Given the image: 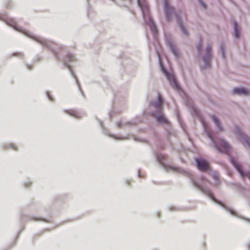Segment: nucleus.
<instances>
[{
    "instance_id": "4c0bfd02",
    "label": "nucleus",
    "mask_w": 250,
    "mask_h": 250,
    "mask_svg": "<svg viewBox=\"0 0 250 250\" xmlns=\"http://www.w3.org/2000/svg\"><path fill=\"white\" fill-rule=\"evenodd\" d=\"M156 250V249H155V250Z\"/></svg>"
},
{
    "instance_id": "473e14b6",
    "label": "nucleus",
    "mask_w": 250,
    "mask_h": 250,
    "mask_svg": "<svg viewBox=\"0 0 250 250\" xmlns=\"http://www.w3.org/2000/svg\"><path fill=\"white\" fill-rule=\"evenodd\" d=\"M180 158H181V161L183 162H184V160L183 159L182 157H180Z\"/></svg>"
},
{
    "instance_id": "ddd939ff",
    "label": "nucleus",
    "mask_w": 250,
    "mask_h": 250,
    "mask_svg": "<svg viewBox=\"0 0 250 250\" xmlns=\"http://www.w3.org/2000/svg\"><path fill=\"white\" fill-rule=\"evenodd\" d=\"M210 174L212 176V178L217 183L220 182V178H219V174L217 172H215V171H213V170H211L210 171Z\"/></svg>"
},
{
    "instance_id": "a878e982",
    "label": "nucleus",
    "mask_w": 250,
    "mask_h": 250,
    "mask_svg": "<svg viewBox=\"0 0 250 250\" xmlns=\"http://www.w3.org/2000/svg\"><path fill=\"white\" fill-rule=\"evenodd\" d=\"M45 211H46V215H47V216H49V215H50V214H51V212H50V210H46V209H45Z\"/></svg>"
},
{
    "instance_id": "dca6fc26",
    "label": "nucleus",
    "mask_w": 250,
    "mask_h": 250,
    "mask_svg": "<svg viewBox=\"0 0 250 250\" xmlns=\"http://www.w3.org/2000/svg\"><path fill=\"white\" fill-rule=\"evenodd\" d=\"M157 120L160 123H167V121L163 115L156 116Z\"/></svg>"
},
{
    "instance_id": "a211bd4d",
    "label": "nucleus",
    "mask_w": 250,
    "mask_h": 250,
    "mask_svg": "<svg viewBox=\"0 0 250 250\" xmlns=\"http://www.w3.org/2000/svg\"><path fill=\"white\" fill-rule=\"evenodd\" d=\"M143 13H144V18L146 20V14H147V16L150 20V21L151 22L152 21L151 19L149 18V11H148L147 7L146 6L145 7V9H143Z\"/></svg>"
},
{
    "instance_id": "7c9ffc66",
    "label": "nucleus",
    "mask_w": 250,
    "mask_h": 250,
    "mask_svg": "<svg viewBox=\"0 0 250 250\" xmlns=\"http://www.w3.org/2000/svg\"><path fill=\"white\" fill-rule=\"evenodd\" d=\"M157 216H158V217H160V212H157Z\"/></svg>"
},
{
    "instance_id": "4468645a",
    "label": "nucleus",
    "mask_w": 250,
    "mask_h": 250,
    "mask_svg": "<svg viewBox=\"0 0 250 250\" xmlns=\"http://www.w3.org/2000/svg\"><path fill=\"white\" fill-rule=\"evenodd\" d=\"M233 24L234 27V36L236 38H238L240 36V31L238 28L237 23L236 21H234Z\"/></svg>"
},
{
    "instance_id": "1a4fd4ad",
    "label": "nucleus",
    "mask_w": 250,
    "mask_h": 250,
    "mask_svg": "<svg viewBox=\"0 0 250 250\" xmlns=\"http://www.w3.org/2000/svg\"><path fill=\"white\" fill-rule=\"evenodd\" d=\"M233 92L234 94H239V95H248L249 92L248 90L244 88H234L233 90Z\"/></svg>"
},
{
    "instance_id": "aec40b11",
    "label": "nucleus",
    "mask_w": 250,
    "mask_h": 250,
    "mask_svg": "<svg viewBox=\"0 0 250 250\" xmlns=\"http://www.w3.org/2000/svg\"><path fill=\"white\" fill-rule=\"evenodd\" d=\"M168 210L170 211H173L174 210H179L180 208L179 207H177L173 206H169L167 207Z\"/></svg>"
},
{
    "instance_id": "0eeeda50",
    "label": "nucleus",
    "mask_w": 250,
    "mask_h": 250,
    "mask_svg": "<svg viewBox=\"0 0 250 250\" xmlns=\"http://www.w3.org/2000/svg\"><path fill=\"white\" fill-rule=\"evenodd\" d=\"M239 139L242 143L246 146L250 147V138L246 136L242 132L239 131L238 133Z\"/></svg>"
},
{
    "instance_id": "bb28decb",
    "label": "nucleus",
    "mask_w": 250,
    "mask_h": 250,
    "mask_svg": "<svg viewBox=\"0 0 250 250\" xmlns=\"http://www.w3.org/2000/svg\"><path fill=\"white\" fill-rule=\"evenodd\" d=\"M201 4V5L203 6V7L205 8H206V6L205 3H204L201 0H199Z\"/></svg>"
},
{
    "instance_id": "72a5a7b5",
    "label": "nucleus",
    "mask_w": 250,
    "mask_h": 250,
    "mask_svg": "<svg viewBox=\"0 0 250 250\" xmlns=\"http://www.w3.org/2000/svg\"><path fill=\"white\" fill-rule=\"evenodd\" d=\"M118 126L119 127H121V125L120 124H118Z\"/></svg>"
},
{
    "instance_id": "5701e85b",
    "label": "nucleus",
    "mask_w": 250,
    "mask_h": 250,
    "mask_svg": "<svg viewBox=\"0 0 250 250\" xmlns=\"http://www.w3.org/2000/svg\"><path fill=\"white\" fill-rule=\"evenodd\" d=\"M32 185V183L29 181H25L24 183V187L26 188H29L31 187Z\"/></svg>"
},
{
    "instance_id": "20e7f679",
    "label": "nucleus",
    "mask_w": 250,
    "mask_h": 250,
    "mask_svg": "<svg viewBox=\"0 0 250 250\" xmlns=\"http://www.w3.org/2000/svg\"><path fill=\"white\" fill-rule=\"evenodd\" d=\"M194 164L200 171H205L208 169V160L205 157H195Z\"/></svg>"
},
{
    "instance_id": "7ed1b4c3",
    "label": "nucleus",
    "mask_w": 250,
    "mask_h": 250,
    "mask_svg": "<svg viewBox=\"0 0 250 250\" xmlns=\"http://www.w3.org/2000/svg\"><path fill=\"white\" fill-rule=\"evenodd\" d=\"M209 138L214 142L215 147L220 151L223 152L227 154H229L231 150V147L224 140H221L218 143H215L212 136L210 133L208 134Z\"/></svg>"
},
{
    "instance_id": "b1692460",
    "label": "nucleus",
    "mask_w": 250,
    "mask_h": 250,
    "mask_svg": "<svg viewBox=\"0 0 250 250\" xmlns=\"http://www.w3.org/2000/svg\"><path fill=\"white\" fill-rule=\"evenodd\" d=\"M137 176L140 178L144 177V175L141 173V170L140 169L138 170Z\"/></svg>"
},
{
    "instance_id": "6e6552de",
    "label": "nucleus",
    "mask_w": 250,
    "mask_h": 250,
    "mask_svg": "<svg viewBox=\"0 0 250 250\" xmlns=\"http://www.w3.org/2000/svg\"><path fill=\"white\" fill-rule=\"evenodd\" d=\"M206 55L203 57V60L206 65L205 68L210 66V61L211 57V47L210 46H208L206 50Z\"/></svg>"
},
{
    "instance_id": "f3484780",
    "label": "nucleus",
    "mask_w": 250,
    "mask_h": 250,
    "mask_svg": "<svg viewBox=\"0 0 250 250\" xmlns=\"http://www.w3.org/2000/svg\"><path fill=\"white\" fill-rule=\"evenodd\" d=\"M178 23L181 28V29H182V30L183 31V32H184V33L186 35H188V32L186 30V29H185V28L184 27V26H183V24L182 23L181 21H180V20L179 19L178 20Z\"/></svg>"
},
{
    "instance_id": "2f4dec72",
    "label": "nucleus",
    "mask_w": 250,
    "mask_h": 250,
    "mask_svg": "<svg viewBox=\"0 0 250 250\" xmlns=\"http://www.w3.org/2000/svg\"><path fill=\"white\" fill-rule=\"evenodd\" d=\"M247 247L249 248V249H250V243L247 244Z\"/></svg>"
},
{
    "instance_id": "f8f14e48",
    "label": "nucleus",
    "mask_w": 250,
    "mask_h": 250,
    "mask_svg": "<svg viewBox=\"0 0 250 250\" xmlns=\"http://www.w3.org/2000/svg\"><path fill=\"white\" fill-rule=\"evenodd\" d=\"M68 196V194L66 193L57 195L55 196L54 200L55 201H62Z\"/></svg>"
},
{
    "instance_id": "f704fd0d",
    "label": "nucleus",
    "mask_w": 250,
    "mask_h": 250,
    "mask_svg": "<svg viewBox=\"0 0 250 250\" xmlns=\"http://www.w3.org/2000/svg\"><path fill=\"white\" fill-rule=\"evenodd\" d=\"M48 97H49V98L50 99V100H52V99L49 97V95H48Z\"/></svg>"
},
{
    "instance_id": "4be33fe9",
    "label": "nucleus",
    "mask_w": 250,
    "mask_h": 250,
    "mask_svg": "<svg viewBox=\"0 0 250 250\" xmlns=\"http://www.w3.org/2000/svg\"><path fill=\"white\" fill-rule=\"evenodd\" d=\"M9 148H11L14 150H18V147L17 146L13 144H10L8 145V146Z\"/></svg>"
},
{
    "instance_id": "423d86ee",
    "label": "nucleus",
    "mask_w": 250,
    "mask_h": 250,
    "mask_svg": "<svg viewBox=\"0 0 250 250\" xmlns=\"http://www.w3.org/2000/svg\"><path fill=\"white\" fill-rule=\"evenodd\" d=\"M165 12L168 21L170 20L171 15L174 13L173 7H170L168 4V0H164Z\"/></svg>"
},
{
    "instance_id": "2eb2a0df",
    "label": "nucleus",
    "mask_w": 250,
    "mask_h": 250,
    "mask_svg": "<svg viewBox=\"0 0 250 250\" xmlns=\"http://www.w3.org/2000/svg\"><path fill=\"white\" fill-rule=\"evenodd\" d=\"M6 23L9 25L10 26L14 27V28H16V22L13 19H8L6 21Z\"/></svg>"
},
{
    "instance_id": "f03ea898",
    "label": "nucleus",
    "mask_w": 250,
    "mask_h": 250,
    "mask_svg": "<svg viewBox=\"0 0 250 250\" xmlns=\"http://www.w3.org/2000/svg\"><path fill=\"white\" fill-rule=\"evenodd\" d=\"M28 221L50 222V220L44 216L26 215L22 214L20 220V224L21 228L20 231H21L23 228L25 223Z\"/></svg>"
},
{
    "instance_id": "39448f33",
    "label": "nucleus",
    "mask_w": 250,
    "mask_h": 250,
    "mask_svg": "<svg viewBox=\"0 0 250 250\" xmlns=\"http://www.w3.org/2000/svg\"><path fill=\"white\" fill-rule=\"evenodd\" d=\"M161 65H162L161 63ZM161 67L163 71L164 72L167 79L169 80L171 86L175 88H178V85L174 74L168 73L162 65H161Z\"/></svg>"
},
{
    "instance_id": "6ab92c4d",
    "label": "nucleus",
    "mask_w": 250,
    "mask_h": 250,
    "mask_svg": "<svg viewBox=\"0 0 250 250\" xmlns=\"http://www.w3.org/2000/svg\"><path fill=\"white\" fill-rule=\"evenodd\" d=\"M212 118L213 120L214 121V122H215V123L216 124L217 127L220 129V130H222V129L221 128L220 123H219L218 120L217 119V118L216 117V116L214 115H213V116H212Z\"/></svg>"
},
{
    "instance_id": "c9c22d12",
    "label": "nucleus",
    "mask_w": 250,
    "mask_h": 250,
    "mask_svg": "<svg viewBox=\"0 0 250 250\" xmlns=\"http://www.w3.org/2000/svg\"><path fill=\"white\" fill-rule=\"evenodd\" d=\"M154 184H156L154 181H152Z\"/></svg>"
},
{
    "instance_id": "e433bc0d",
    "label": "nucleus",
    "mask_w": 250,
    "mask_h": 250,
    "mask_svg": "<svg viewBox=\"0 0 250 250\" xmlns=\"http://www.w3.org/2000/svg\"><path fill=\"white\" fill-rule=\"evenodd\" d=\"M223 56L224 57V53H223Z\"/></svg>"
},
{
    "instance_id": "c756f323",
    "label": "nucleus",
    "mask_w": 250,
    "mask_h": 250,
    "mask_svg": "<svg viewBox=\"0 0 250 250\" xmlns=\"http://www.w3.org/2000/svg\"><path fill=\"white\" fill-rule=\"evenodd\" d=\"M235 185L236 186V187L237 188H239L240 187V185H238V184H235Z\"/></svg>"
},
{
    "instance_id": "393cba45",
    "label": "nucleus",
    "mask_w": 250,
    "mask_h": 250,
    "mask_svg": "<svg viewBox=\"0 0 250 250\" xmlns=\"http://www.w3.org/2000/svg\"><path fill=\"white\" fill-rule=\"evenodd\" d=\"M201 121H202V124H203V126L204 127L205 130H206V129H207V125L206 124L205 122L203 120H202Z\"/></svg>"
},
{
    "instance_id": "cd10ccee",
    "label": "nucleus",
    "mask_w": 250,
    "mask_h": 250,
    "mask_svg": "<svg viewBox=\"0 0 250 250\" xmlns=\"http://www.w3.org/2000/svg\"><path fill=\"white\" fill-rule=\"evenodd\" d=\"M197 49L199 51V52H200L201 51V44H199L197 46Z\"/></svg>"
},
{
    "instance_id": "412c9836",
    "label": "nucleus",
    "mask_w": 250,
    "mask_h": 250,
    "mask_svg": "<svg viewBox=\"0 0 250 250\" xmlns=\"http://www.w3.org/2000/svg\"><path fill=\"white\" fill-rule=\"evenodd\" d=\"M124 183L125 185H126L129 187H131V184L132 183V180L131 179H125L124 180Z\"/></svg>"
},
{
    "instance_id": "f257e3e1",
    "label": "nucleus",
    "mask_w": 250,
    "mask_h": 250,
    "mask_svg": "<svg viewBox=\"0 0 250 250\" xmlns=\"http://www.w3.org/2000/svg\"><path fill=\"white\" fill-rule=\"evenodd\" d=\"M156 162L160 166L165 170H172L175 172L182 173L190 179L192 186L196 189L208 196L214 203L221 207L222 208L228 212L233 216L242 219L248 223H250V219L239 215L237 212L233 208L227 207L224 204L223 202L218 200L213 193L210 189L205 187L201 183V181L195 179L194 176L184 170L181 167L174 165L171 160L168 157H155Z\"/></svg>"
},
{
    "instance_id": "9d476101",
    "label": "nucleus",
    "mask_w": 250,
    "mask_h": 250,
    "mask_svg": "<svg viewBox=\"0 0 250 250\" xmlns=\"http://www.w3.org/2000/svg\"><path fill=\"white\" fill-rule=\"evenodd\" d=\"M153 105L158 110H161L163 105V100L160 94L158 95V101L153 104Z\"/></svg>"
},
{
    "instance_id": "9b49d317",
    "label": "nucleus",
    "mask_w": 250,
    "mask_h": 250,
    "mask_svg": "<svg viewBox=\"0 0 250 250\" xmlns=\"http://www.w3.org/2000/svg\"><path fill=\"white\" fill-rule=\"evenodd\" d=\"M65 112L75 118H79L80 117V114L77 111L73 109L65 110Z\"/></svg>"
},
{
    "instance_id": "c85d7f7f",
    "label": "nucleus",
    "mask_w": 250,
    "mask_h": 250,
    "mask_svg": "<svg viewBox=\"0 0 250 250\" xmlns=\"http://www.w3.org/2000/svg\"><path fill=\"white\" fill-rule=\"evenodd\" d=\"M151 29L153 31H155L156 28L154 25L153 24L152 26L151 27Z\"/></svg>"
}]
</instances>
